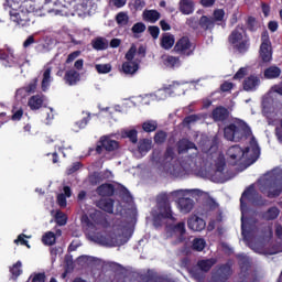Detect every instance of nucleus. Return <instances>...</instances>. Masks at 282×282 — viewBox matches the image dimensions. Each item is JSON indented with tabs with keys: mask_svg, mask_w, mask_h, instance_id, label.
Returning <instances> with one entry per match:
<instances>
[{
	"mask_svg": "<svg viewBox=\"0 0 282 282\" xmlns=\"http://www.w3.org/2000/svg\"><path fill=\"white\" fill-rule=\"evenodd\" d=\"M178 153H186V151H193V154L186 156L182 163L175 158V152L173 148H167L163 159L160 158V152L154 151L152 160L153 162H161L165 173L172 177H184L185 175H191V173H197L202 166H208V171L205 176L212 182H226V175L224 174V169L226 166V159L224 154L217 150V137L210 141L208 137L200 134V140L198 147L204 153L205 161L202 156L197 155V147L195 143L188 141L187 139H182L177 143Z\"/></svg>",
	"mask_w": 282,
	"mask_h": 282,
	"instance_id": "nucleus-1",
	"label": "nucleus"
},
{
	"mask_svg": "<svg viewBox=\"0 0 282 282\" xmlns=\"http://www.w3.org/2000/svg\"><path fill=\"white\" fill-rule=\"evenodd\" d=\"M206 192L199 188L175 189L169 195L160 194L156 198V208L159 212L152 210L153 225L155 228H160L166 221H177L169 197L175 202L178 213L188 215L195 208V200L193 199H199L200 197H206Z\"/></svg>",
	"mask_w": 282,
	"mask_h": 282,
	"instance_id": "nucleus-2",
	"label": "nucleus"
},
{
	"mask_svg": "<svg viewBox=\"0 0 282 282\" xmlns=\"http://www.w3.org/2000/svg\"><path fill=\"white\" fill-rule=\"evenodd\" d=\"M82 221L86 226V235L88 239L95 243H98L99 246H106L107 248L124 246V243L131 239V235H133L131 225L122 221H118L112 227V232L106 236L94 232V230L107 228V226H109L107 215L100 210H93L89 214V218L87 216H83Z\"/></svg>",
	"mask_w": 282,
	"mask_h": 282,
	"instance_id": "nucleus-3",
	"label": "nucleus"
},
{
	"mask_svg": "<svg viewBox=\"0 0 282 282\" xmlns=\"http://www.w3.org/2000/svg\"><path fill=\"white\" fill-rule=\"evenodd\" d=\"M226 140L230 142H239V140H247L249 145L243 150L239 145H232L228 149L227 155L231 164H254L261 155V149L257 139L252 135V130L242 120H236L234 123L227 126L224 130Z\"/></svg>",
	"mask_w": 282,
	"mask_h": 282,
	"instance_id": "nucleus-4",
	"label": "nucleus"
},
{
	"mask_svg": "<svg viewBox=\"0 0 282 282\" xmlns=\"http://www.w3.org/2000/svg\"><path fill=\"white\" fill-rule=\"evenodd\" d=\"M245 199H248V202L251 204V206H267L268 200L263 198L259 193H257V189H254V185L249 186L243 193L240 198V210H241V230H242V237L243 241L247 246H250L252 250H254V247L250 243V239L254 237V221L252 218H248V215L250 214V210L246 206Z\"/></svg>",
	"mask_w": 282,
	"mask_h": 282,
	"instance_id": "nucleus-5",
	"label": "nucleus"
},
{
	"mask_svg": "<svg viewBox=\"0 0 282 282\" xmlns=\"http://www.w3.org/2000/svg\"><path fill=\"white\" fill-rule=\"evenodd\" d=\"M259 191L270 199L279 197L282 193V181L272 173L265 174L258 181Z\"/></svg>",
	"mask_w": 282,
	"mask_h": 282,
	"instance_id": "nucleus-6",
	"label": "nucleus"
},
{
	"mask_svg": "<svg viewBox=\"0 0 282 282\" xmlns=\"http://www.w3.org/2000/svg\"><path fill=\"white\" fill-rule=\"evenodd\" d=\"M229 43L238 54H246L250 50V37L246 33L243 25H238L229 35Z\"/></svg>",
	"mask_w": 282,
	"mask_h": 282,
	"instance_id": "nucleus-7",
	"label": "nucleus"
},
{
	"mask_svg": "<svg viewBox=\"0 0 282 282\" xmlns=\"http://www.w3.org/2000/svg\"><path fill=\"white\" fill-rule=\"evenodd\" d=\"M6 3L9 6V8H11L10 19L13 21V23H17V25H20V28L30 25V11L25 9V6H20L17 9V6H19V0H6Z\"/></svg>",
	"mask_w": 282,
	"mask_h": 282,
	"instance_id": "nucleus-8",
	"label": "nucleus"
},
{
	"mask_svg": "<svg viewBox=\"0 0 282 282\" xmlns=\"http://www.w3.org/2000/svg\"><path fill=\"white\" fill-rule=\"evenodd\" d=\"M184 94L182 85L174 83L169 88L156 90L154 94L143 97V105H151V100H166L169 96H182Z\"/></svg>",
	"mask_w": 282,
	"mask_h": 282,
	"instance_id": "nucleus-9",
	"label": "nucleus"
},
{
	"mask_svg": "<svg viewBox=\"0 0 282 282\" xmlns=\"http://www.w3.org/2000/svg\"><path fill=\"white\" fill-rule=\"evenodd\" d=\"M0 63L3 67H23L25 59L14 53V48L8 47L7 53L0 52Z\"/></svg>",
	"mask_w": 282,
	"mask_h": 282,
	"instance_id": "nucleus-10",
	"label": "nucleus"
},
{
	"mask_svg": "<svg viewBox=\"0 0 282 282\" xmlns=\"http://www.w3.org/2000/svg\"><path fill=\"white\" fill-rule=\"evenodd\" d=\"M186 235V224L181 221L176 225H167L165 228L166 239H174V243H182Z\"/></svg>",
	"mask_w": 282,
	"mask_h": 282,
	"instance_id": "nucleus-11",
	"label": "nucleus"
},
{
	"mask_svg": "<svg viewBox=\"0 0 282 282\" xmlns=\"http://www.w3.org/2000/svg\"><path fill=\"white\" fill-rule=\"evenodd\" d=\"M238 259L241 270L239 275V282H259V279L256 278L254 273L249 272L250 258L242 253L238 256Z\"/></svg>",
	"mask_w": 282,
	"mask_h": 282,
	"instance_id": "nucleus-12",
	"label": "nucleus"
},
{
	"mask_svg": "<svg viewBox=\"0 0 282 282\" xmlns=\"http://www.w3.org/2000/svg\"><path fill=\"white\" fill-rule=\"evenodd\" d=\"M261 41L260 58H262L263 63H270L272 61V44L270 43L268 31L262 32Z\"/></svg>",
	"mask_w": 282,
	"mask_h": 282,
	"instance_id": "nucleus-13",
	"label": "nucleus"
},
{
	"mask_svg": "<svg viewBox=\"0 0 282 282\" xmlns=\"http://www.w3.org/2000/svg\"><path fill=\"white\" fill-rule=\"evenodd\" d=\"M194 50L195 47H193L188 37L180 39L174 46V52L181 56H191Z\"/></svg>",
	"mask_w": 282,
	"mask_h": 282,
	"instance_id": "nucleus-14",
	"label": "nucleus"
},
{
	"mask_svg": "<svg viewBox=\"0 0 282 282\" xmlns=\"http://www.w3.org/2000/svg\"><path fill=\"white\" fill-rule=\"evenodd\" d=\"M187 226L189 230H193L194 232H202L204 228H206V220L202 219L199 216H192L187 220Z\"/></svg>",
	"mask_w": 282,
	"mask_h": 282,
	"instance_id": "nucleus-15",
	"label": "nucleus"
},
{
	"mask_svg": "<svg viewBox=\"0 0 282 282\" xmlns=\"http://www.w3.org/2000/svg\"><path fill=\"white\" fill-rule=\"evenodd\" d=\"M113 135L116 134H107L100 138V144L106 151H117L120 147L118 141L113 140Z\"/></svg>",
	"mask_w": 282,
	"mask_h": 282,
	"instance_id": "nucleus-16",
	"label": "nucleus"
},
{
	"mask_svg": "<svg viewBox=\"0 0 282 282\" xmlns=\"http://www.w3.org/2000/svg\"><path fill=\"white\" fill-rule=\"evenodd\" d=\"M261 85V79L259 76L251 75L243 82L245 91H257L258 87Z\"/></svg>",
	"mask_w": 282,
	"mask_h": 282,
	"instance_id": "nucleus-17",
	"label": "nucleus"
},
{
	"mask_svg": "<svg viewBox=\"0 0 282 282\" xmlns=\"http://www.w3.org/2000/svg\"><path fill=\"white\" fill-rule=\"evenodd\" d=\"M43 102H45V97L41 95H34L29 99V107L32 111H36L43 107Z\"/></svg>",
	"mask_w": 282,
	"mask_h": 282,
	"instance_id": "nucleus-18",
	"label": "nucleus"
},
{
	"mask_svg": "<svg viewBox=\"0 0 282 282\" xmlns=\"http://www.w3.org/2000/svg\"><path fill=\"white\" fill-rule=\"evenodd\" d=\"M138 69H140V65L137 62H124L121 66V72L127 76H133Z\"/></svg>",
	"mask_w": 282,
	"mask_h": 282,
	"instance_id": "nucleus-19",
	"label": "nucleus"
},
{
	"mask_svg": "<svg viewBox=\"0 0 282 282\" xmlns=\"http://www.w3.org/2000/svg\"><path fill=\"white\" fill-rule=\"evenodd\" d=\"M217 263V259L210 258V259H203L199 260L196 264V268L200 270V272H208L210 271V268Z\"/></svg>",
	"mask_w": 282,
	"mask_h": 282,
	"instance_id": "nucleus-20",
	"label": "nucleus"
},
{
	"mask_svg": "<svg viewBox=\"0 0 282 282\" xmlns=\"http://www.w3.org/2000/svg\"><path fill=\"white\" fill-rule=\"evenodd\" d=\"M212 116L215 122H224V120H227L228 118V109L224 107H217L214 109Z\"/></svg>",
	"mask_w": 282,
	"mask_h": 282,
	"instance_id": "nucleus-21",
	"label": "nucleus"
},
{
	"mask_svg": "<svg viewBox=\"0 0 282 282\" xmlns=\"http://www.w3.org/2000/svg\"><path fill=\"white\" fill-rule=\"evenodd\" d=\"M175 45V36L171 33H164L161 37V47L163 50H171Z\"/></svg>",
	"mask_w": 282,
	"mask_h": 282,
	"instance_id": "nucleus-22",
	"label": "nucleus"
},
{
	"mask_svg": "<svg viewBox=\"0 0 282 282\" xmlns=\"http://www.w3.org/2000/svg\"><path fill=\"white\" fill-rule=\"evenodd\" d=\"M111 177H113L111 171H106L104 173L95 172L94 174L90 175V182L93 184H98L102 182V180H111Z\"/></svg>",
	"mask_w": 282,
	"mask_h": 282,
	"instance_id": "nucleus-23",
	"label": "nucleus"
},
{
	"mask_svg": "<svg viewBox=\"0 0 282 282\" xmlns=\"http://www.w3.org/2000/svg\"><path fill=\"white\" fill-rule=\"evenodd\" d=\"M64 80L67 85H76L80 80V74L74 69L67 70Z\"/></svg>",
	"mask_w": 282,
	"mask_h": 282,
	"instance_id": "nucleus-24",
	"label": "nucleus"
},
{
	"mask_svg": "<svg viewBox=\"0 0 282 282\" xmlns=\"http://www.w3.org/2000/svg\"><path fill=\"white\" fill-rule=\"evenodd\" d=\"M52 83V67L47 66L43 73L42 91H47Z\"/></svg>",
	"mask_w": 282,
	"mask_h": 282,
	"instance_id": "nucleus-25",
	"label": "nucleus"
},
{
	"mask_svg": "<svg viewBox=\"0 0 282 282\" xmlns=\"http://www.w3.org/2000/svg\"><path fill=\"white\" fill-rule=\"evenodd\" d=\"M180 8L183 14H193L195 12V2L193 0H181Z\"/></svg>",
	"mask_w": 282,
	"mask_h": 282,
	"instance_id": "nucleus-26",
	"label": "nucleus"
},
{
	"mask_svg": "<svg viewBox=\"0 0 282 282\" xmlns=\"http://www.w3.org/2000/svg\"><path fill=\"white\" fill-rule=\"evenodd\" d=\"M67 197H72V189L69 186L64 187V194L57 195V204L61 206V208H65L67 206Z\"/></svg>",
	"mask_w": 282,
	"mask_h": 282,
	"instance_id": "nucleus-27",
	"label": "nucleus"
},
{
	"mask_svg": "<svg viewBox=\"0 0 282 282\" xmlns=\"http://www.w3.org/2000/svg\"><path fill=\"white\" fill-rule=\"evenodd\" d=\"M98 208L106 213H113V199L102 198L97 203Z\"/></svg>",
	"mask_w": 282,
	"mask_h": 282,
	"instance_id": "nucleus-28",
	"label": "nucleus"
},
{
	"mask_svg": "<svg viewBox=\"0 0 282 282\" xmlns=\"http://www.w3.org/2000/svg\"><path fill=\"white\" fill-rule=\"evenodd\" d=\"M281 76V68L279 66H270L264 69V78L272 80V78H279Z\"/></svg>",
	"mask_w": 282,
	"mask_h": 282,
	"instance_id": "nucleus-29",
	"label": "nucleus"
},
{
	"mask_svg": "<svg viewBox=\"0 0 282 282\" xmlns=\"http://www.w3.org/2000/svg\"><path fill=\"white\" fill-rule=\"evenodd\" d=\"M153 147V141L151 139H141L138 143L139 153L141 155H147V152Z\"/></svg>",
	"mask_w": 282,
	"mask_h": 282,
	"instance_id": "nucleus-30",
	"label": "nucleus"
},
{
	"mask_svg": "<svg viewBox=\"0 0 282 282\" xmlns=\"http://www.w3.org/2000/svg\"><path fill=\"white\" fill-rule=\"evenodd\" d=\"M93 47L97 51L107 50V47H109V41L104 37H97L93 41Z\"/></svg>",
	"mask_w": 282,
	"mask_h": 282,
	"instance_id": "nucleus-31",
	"label": "nucleus"
},
{
	"mask_svg": "<svg viewBox=\"0 0 282 282\" xmlns=\"http://www.w3.org/2000/svg\"><path fill=\"white\" fill-rule=\"evenodd\" d=\"M144 21H149L150 23H155V21L160 20V12L155 10H148L143 12Z\"/></svg>",
	"mask_w": 282,
	"mask_h": 282,
	"instance_id": "nucleus-32",
	"label": "nucleus"
},
{
	"mask_svg": "<svg viewBox=\"0 0 282 282\" xmlns=\"http://www.w3.org/2000/svg\"><path fill=\"white\" fill-rule=\"evenodd\" d=\"M97 193H98V195H101V197H107L109 195H113V185H111V184L100 185L97 188Z\"/></svg>",
	"mask_w": 282,
	"mask_h": 282,
	"instance_id": "nucleus-33",
	"label": "nucleus"
},
{
	"mask_svg": "<svg viewBox=\"0 0 282 282\" xmlns=\"http://www.w3.org/2000/svg\"><path fill=\"white\" fill-rule=\"evenodd\" d=\"M199 25L204 30H213L215 28V19L203 15L199 20Z\"/></svg>",
	"mask_w": 282,
	"mask_h": 282,
	"instance_id": "nucleus-34",
	"label": "nucleus"
},
{
	"mask_svg": "<svg viewBox=\"0 0 282 282\" xmlns=\"http://www.w3.org/2000/svg\"><path fill=\"white\" fill-rule=\"evenodd\" d=\"M122 138H129L133 144L138 142V130L135 129H124L121 132Z\"/></svg>",
	"mask_w": 282,
	"mask_h": 282,
	"instance_id": "nucleus-35",
	"label": "nucleus"
},
{
	"mask_svg": "<svg viewBox=\"0 0 282 282\" xmlns=\"http://www.w3.org/2000/svg\"><path fill=\"white\" fill-rule=\"evenodd\" d=\"M164 65L174 69L175 67H180V65H182V62L180 61V57L169 55L164 59Z\"/></svg>",
	"mask_w": 282,
	"mask_h": 282,
	"instance_id": "nucleus-36",
	"label": "nucleus"
},
{
	"mask_svg": "<svg viewBox=\"0 0 282 282\" xmlns=\"http://www.w3.org/2000/svg\"><path fill=\"white\" fill-rule=\"evenodd\" d=\"M158 129V121L155 120H147L142 123V130L145 133H153Z\"/></svg>",
	"mask_w": 282,
	"mask_h": 282,
	"instance_id": "nucleus-37",
	"label": "nucleus"
},
{
	"mask_svg": "<svg viewBox=\"0 0 282 282\" xmlns=\"http://www.w3.org/2000/svg\"><path fill=\"white\" fill-rule=\"evenodd\" d=\"M208 208L216 216V221H221V209H219V205L215 200L209 202Z\"/></svg>",
	"mask_w": 282,
	"mask_h": 282,
	"instance_id": "nucleus-38",
	"label": "nucleus"
},
{
	"mask_svg": "<svg viewBox=\"0 0 282 282\" xmlns=\"http://www.w3.org/2000/svg\"><path fill=\"white\" fill-rule=\"evenodd\" d=\"M51 215H54L55 221L58 226H65L67 224V216L63 212L57 210L55 214L54 212H51Z\"/></svg>",
	"mask_w": 282,
	"mask_h": 282,
	"instance_id": "nucleus-39",
	"label": "nucleus"
},
{
	"mask_svg": "<svg viewBox=\"0 0 282 282\" xmlns=\"http://www.w3.org/2000/svg\"><path fill=\"white\" fill-rule=\"evenodd\" d=\"M42 241L44 246H54L56 243V235L48 231L43 236Z\"/></svg>",
	"mask_w": 282,
	"mask_h": 282,
	"instance_id": "nucleus-40",
	"label": "nucleus"
},
{
	"mask_svg": "<svg viewBox=\"0 0 282 282\" xmlns=\"http://www.w3.org/2000/svg\"><path fill=\"white\" fill-rule=\"evenodd\" d=\"M22 265H23V263H21V261H18L12 267H10V272H11L13 279H18V276H21V274L23 272V270H21Z\"/></svg>",
	"mask_w": 282,
	"mask_h": 282,
	"instance_id": "nucleus-41",
	"label": "nucleus"
},
{
	"mask_svg": "<svg viewBox=\"0 0 282 282\" xmlns=\"http://www.w3.org/2000/svg\"><path fill=\"white\" fill-rule=\"evenodd\" d=\"M276 217H279V208L276 207H271L263 214V219L267 220L276 219Z\"/></svg>",
	"mask_w": 282,
	"mask_h": 282,
	"instance_id": "nucleus-42",
	"label": "nucleus"
},
{
	"mask_svg": "<svg viewBox=\"0 0 282 282\" xmlns=\"http://www.w3.org/2000/svg\"><path fill=\"white\" fill-rule=\"evenodd\" d=\"M206 248V240L204 238H195L193 240V250H196L197 252H202Z\"/></svg>",
	"mask_w": 282,
	"mask_h": 282,
	"instance_id": "nucleus-43",
	"label": "nucleus"
},
{
	"mask_svg": "<svg viewBox=\"0 0 282 282\" xmlns=\"http://www.w3.org/2000/svg\"><path fill=\"white\" fill-rule=\"evenodd\" d=\"M95 69L99 74H109L112 69V66L111 64H96Z\"/></svg>",
	"mask_w": 282,
	"mask_h": 282,
	"instance_id": "nucleus-44",
	"label": "nucleus"
},
{
	"mask_svg": "<svg viewBox=\"0 0 282 282\" xmlns=\"http://www.w3.org/2000/svg\"><path fill=\"white\" fill-rule=\"evenodd\" d=\"M132 33L134 34V36H138V34H142V32L147 31V25L142 22L135 23L132 26Z\"/></svg>",
	"mask_w": 282,
	"mask_h": 282,
	"instance_id": "nucleus-45",
	"label": "nucleus"
},
{
	"mask_svg": "<svg viewBox=\"0 0 282 282\" xmlns=\"http://www.w3.org/2000/svg\"><path fill=\"white\" fill-rule=\"evenodd\" d=\"M28 96H30V93H28V89H25V87L19 88L15 93V98L17 100H20V102H23V100H25Z\"/></svg>",
	"mask_w": 282,
	"mask_h": 282,
	"instance_id": "nucleus-46",
	"label": "nucleus"
},
{
	"mask_svg": "<svg viewBox=\"0 0 282 282\" xmlns=\"http://www.w3.org/2000/svg\"><path fill=\"white\" fill-rule=\"evenodd\" d=\"M31 236H26L25 234H21L18 236V238L13 241L17 246H19V243H21V246H26V248H30V243H28V240L25 239H30Z\"/></svg>",
	"mask_w": 282,
	"mask_h": 282,
	"instance_id": "nucleus-47",
	"label": "nucleus"
},
{
	"mask_svg": "<svg viewBox=\"0 0 282 282\" xmlns=\"http://www.w3.org/2000/svg\"><path fill=\"white\" fill-rule=\"evenodd\" d=\"M54 142H55V149H58V151H62L63 156L66 158V154L64 151H65V149H72V147L68 145L65 148V141H63L61 139H55Z\"/></svg>",
	"mask_w": 282,
	"mask_h": 282,
	"instance_id": "nucleus-48",
	"label": "nucleus"
},
{
	"mask_svg": "<svg viewBox=\"0 0 282 282\" xmlns=\"http://www.w3.org/2000/svg\"><path fill=\"white\" fill-rule=\"evenodd\" d=\"M116 20L119 25H127V23H129V15L124 12H120L117 14Z\"/></svg>",
	"mask_w": 282,
	"mask_h": 282,
	"instance_id": "nucleus-49",
	"label": "nucleus"
},
{
	"mask_svg": "<svg viewBox=\"0 0 282 282\" xmlns=\"http://www.w3.org/2000/svg\"><path fill=\"white\" fill-rule=\"evenodd\" d=\"M12 113L11 120L19 122L23 118V108H13Z\"/></svg>",
	"mask_w": 282,
	"mask_h": 282,
	"instance_id": "nucleus-50",
	"label": "nucleus"
},
{
	"mask_svg": "<svg viewBox=\"0 0 282 282\" xmlns=\"http://www.w3.org/2000/svg\"><path fill=\"white\" fill-rule=\"evenodd\" d=\"M53 13L55 17H69V10L65 6L61 7L59 9H54Z\"/></svg>",
	"mask_w": 282,
	"mask_h": 282,
	"instance_id": "nucleus-51",
	"label": "nucleus"
},
{
	"mask_svg": "<svg viewBox=\"0 0 282 282\" xmlns=\"http://www.w3.org/2000/svg\"><path fill=\"white\" fill-rule=\"evenodd\" d=\"M82 167L83 164L80 162H75L69 167H67L66 173L67 175H73V173H76V171H80Z\"/></svg>",
	"mask_w": 282,
	"mask_h": 282,
	"instance_id": "nucleus-52",
	"label": "nucleus"
},
{
	"mask_svg": "<svg viewBox=\"0 0 282 282\" xmlns=\"http://www.w3.org/2000/svg\"><path fill=\"white\" fill-rule=\"evenodd\" d=\"M165 141H166V132L159 131L155 133L154 142H156V144H162V142H165Z\"/></svg>",
	"mask_w": 282,
	"mask_h": 282,
	"instance_id": "nucleus-53",
	"label": "nucleus"
},
{
	"mask_svg": "<svg viewBox=\"0 0 282 282\" xmlns=\"http://www.w3.org/2000/svg\"><path fill=\"white\" fill-rule=\"evenodd\" d=\"M135 52H137V48L134 45H132L130 47V50L127 52L126 54V62H135L134 58H135Z\"/></svg>",
	"mask_w": 282,
	"mask_h": 282,
	"instance_id": "nucleus-54",
	"label": "nucleus"
},
{
	"mask_svg": "<svg viewBox=\"0 0 282 282\" xmlns=\"http://www.w3.org/2000/svg\"><path fill=\"white\" fill-rule=\"evenodd\" d=\"M226 12L223 9H217L214 11V21H224Z\"/></svg>",
	"mask_w": 282,
	"mask_h": 282,
	"instance_id": "nucleus-55",
	"label": "nucleus"
},
{
	"mask_svg": "<svg viewBox=\"0 0 282 282\" xmlns=\"http://www.w3.org/2000/svg\"><path fill=\"white\" fill-rule=\"evenodd\" d=\"M248 74V67H241L234 76L235 80H241Z\"/></svg>",
	"mask_w": 282,
	"mask_h": 282,
	"instance_id": "nucleus-56",
	"label": "nucleus"
},
{
	"mask_svg": "<svg viewBox=\"0 0 282 282\" xmlns=\"http://www.w3.org/2000/svg\"><path fill=\"white\" fill-rule=\"evenodd\" d=\"M37 83H39V79H33L26 87H24L28 94H34V91H36Z\"/></svg>",
	"mask_w": 282,
	"mask_h": 282,
	"instance_id": "nucleus-57",
	"label": "nucleus"
},
{
	"mask_svg": "<svg viewBox=\"0 0 282 282\" xmlns=\"http://www.w3.org/2000/svg\"><path fill=\"white\" fill-rule=\"evenodd\" d=\"M198 119L197 115H191L184 119L183 124H193V122H197Z\"/></svg>",
	"mask_w": 282,
	"mask_h": 282,
	"instance_id": "nucleus-58",
	"label": "nucleus"
},
{
	"mask_svg": "<svg viewBox=\"0 0 282 282\" xmlns=\"http://www.w3.org/2000/svg\"><path fill=\"white\" fill-rule=\"evenodd\" d=\"M110 4L115 8H124V6H127V0H110Z\"/></svg>",
	"mask_w": 282,
	"mask_h": 282,
	"instance_id": "nucleus-59",
	"label": "nucleus"
},
{
	"mask_svg": "<svg viewBox=\"0 0 282 282\" xmlns=\"http://www.w3.org/2000/svg\"><path fill=\"white\" fill-rule=\"evenodd\" d=\"M149 32L154 39H158V36H160V28L158 26H149Z\"/></svg>",
	"mask_w": 282,
	"mask_h": 282,
	"instance_id": "nucleus-60",
	"label": "nucleus"
},
{
	"mask_svg": "<svg viewBox=\"0 0 282 282\" xmlns=\"http://www.w3.org/2000/svg\"><path fill=\"white\" fill-rule=\"evenodd\" d=\"M78 56H80V51H75L70 53L66 59V63H74V59L78 58Z\"/></svg>",
	"mask_w": 282,
	"mask_h": 282,
	"instance_id": "nucleus-61",
	"label": "nucleus"
},
{
	"mask_svg": "<svg viewBox=\"0 0 282 282\" xmlns=\"http://www.w3.org/2000/svg\"><path fill=\"white\" fill-rule=\"evenodd\" d=\"M87 122H88L87 118H84L83 121L76 122L75 127L77 128H73L74 131H78V129H85V127H87Z\"/></svg>",
	"mask_w": 282,
	"mask_h": 282,
	"instance_id": "nucleus-62",
	"label": "nucleus"
},
{
	"mask_svg": "<svg viewBox=\"0 0 282 282\" xmlns=\"http://www.w3.org/2000/svg\"><path fill=\"white\" fill-rule=\"evenodd\" d=\"M272 226L268 225L265 228H264V239H272Z\"/></svg>",
	"mask_w": 282,
	"mask_h": 282,
	"instance_id": "nucleus-63",
	"label": "nucleus"
},
{
	"mask_svg": "<svg viewBox=\"0 0 282 282\" xmlns=\"http://www.w3.org/2000/svg\"><path fill=\"white\" fill-rule=\"evenodd\" d=\"M32 282H45V274L37 273L33 276Z\"/></svg>",
	"mask_w": 282,
	"mask_h": 282,
	"instance_id": "nucleus-64",
	"label": "nucleus"
}]
</instances>
